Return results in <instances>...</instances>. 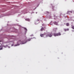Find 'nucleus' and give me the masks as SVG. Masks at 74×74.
I'll list each match as a JSON object with an SVG mask.
<instances>
[{"label": "nucleus", "instance_id": "15", "mask_svg": "<svg viewBox=\"0 0 74 74\" xmlns=\"http://www.w3.org/2000/svg\"><path fill=\"white\" fill-rule=\"evenodd\" d=\"M24 29L25 30H27V29L26 28H25Z\"/></svg>", "mask_w": 74, "mask_h": 74}, {"label": "nucleus", "instance_id": "17", "mask_svg": "<svg viewBox=\"0 0 74 74\" xmlns=\"http://www.w3.org/2000/svg\"><path fill=\"white\" fill-rule=\"evenodd\" d=\"M30 40H31L30 39H29L28 40V41H30Z\"/></svg>", "mask_w": 74, "mask_h": 74}, {"label": "nucleus", "instance_id": "18", "mask_svg": "<svg viewBox=\"0 0 74 74\" xmlns=\"http://www.w3.org/2000/svg\"><path fill=\"white\" fill-rule=\"evenodd\" d=\"M13 44H12V46H13Z\"/></svg>", "mask_w": 74, "mask_h": 74}, {"label": "nucleus", "instance_id": "13", "mask_svg": "<svg viewBox=\"0 0 74 74\" xmlns=\"http://www.w3.org/2000/svg\"><path fill=\"white\" fill-rule=\"evenodd\" d=\"M0 44L1 45L3 44V43L2 42V43H1V42H0Z\"/></svg>", "mask_w": 74, "mask_h": 74}, {"label": "nucleus", "instance_id": "7", "mask_svg": "<svg viewBox=\"0 0 74 74\" xmlns=\"http://www.w3.org/2000/svg\"><path fill=\"white\" fill-rule=\"evenodd\" d=\"M70 12H71V13H72V11H68L67 12V13L68 14H70Z\"/></svg>", "mask_w": 74, "mask_h": 74}, {"label": "nucleus", "instance_id": "14", "mask_svg": "<svg viewBox=\"0 0 74 74\" xmlns=\"http://www.w3.org/2000/svg\"><path fill=\"white\" fill-rule=\"evenodd\" d=\"M7 45H6V46H4V47H5H5H7Z\"/></svg>", "mask_w": 74, "mask_h": 74}, {"label": "nucleus", "instance_id": "11", "mask_svg": "<svg viewBox=\"0 0 74 74\" xmlns=\"http://www.w3.org/2000/svg\"><path fill=\"white\" fill-rule=\"evenodd\" d=\"M25 20L27 21H29L30 20H29V19H25Z\"/></svg>", "mask_w": 74, "mask_h": 74}, {"label": "nucleus", "instance_id": "3", "mask_svg": "<svg viewBox=\"0 0 74 74\" xmlns=\"http://www.w3.org/2000/svg\"><path fill=\"white\" fill-rule=\"evenodd\" d=\"M61 35V34L60 32H59L58 33H54V34L53 36H60Z\"/></svg>", "mask_w": 74, "mask_h": 74}, {"label": "nucleus", "instance_id": "19", "mask_svg": "<svg viewBox=\"0 0 74 74\" xmlns=\"http://www.w3.org/2000/svg\"><path fill=\"white\" fill-rule=\"evenodd\" d=\"M54 17H55V15H54Z\"/></svg>", "mask_w": 74, "mask_h": 74}, {"label": "nucleus", "instance_id": "5", "mask_svg": "<svg viewBox=\"0 0 74 74\" xmlns=\"http://www.w3.org/2000/svg\"><path fill=\"white\" fill-rule=\"evenodd\" d=\"M53 23L54 24V25H58V23L56 21H54L53 22Z\"/></svg>", "mask_w": 74, "mask_h": 74}, {"label": "nucleus", "instance_id": "10", "mask_svg": "<svg viewBox=\"0 0 74 74\" xmlns=\"http://www.w3.org/2000/svg\"><path fill=\"white\" fill-rule=\"evenodd\" d=\"M44 30V28L43 27H42L41 29V31H42V30Z\"/></svg>", "mask_w": 74, "mask_h": 74}, {"label": "nucleus", "instance_id": "8", "mask_svg": "<svg viewBox=\"0 0 74 74\" xmlns=\"http://www.w3.org/2000/svg\"><path fill=\"white\" fill-rule=\"evenodd\" d=\"M66 25L67 26H69V23H66Z\"/></svg>", "mask_w": 74, "mask_h": 74}, {"label": "nucleus", "instance_id": "4", "mask_svg": "<svg viewBox=\"0 0 74 74\" xmlns=\"http://www.w3.org/2000/svg\"><path fill=\"white\" fill-rule=\"evenodd\" d=\"M69 29L67 28V29H64V31L65 32H66V31H69Z\"/></svg>", "mask_w": 74, "mask_h": 74}, {"label": "nucleus", "instance_id": "20", "mask_svg": "<svg viewBox=\"0 0 74 74\" xmlns=\"http://www.w3.org/2000/svg\"><path fill=\"white\" fill-rule=\"evenodd\" d=\"M38 21H39V20L38 19Z\"/></svg>", "mask_w": 74, "mask_h": 74}, {"label": "nucleus", "instance_id": "16", "mask_svg": "<svg viewBox=\"0 0 74 74\" xmlns=\"http://www.w3.org/2000/svg\"><path fill=\"white\" fill-rule=\"evenodd\" d=\"M3 49V48H0V50H1Z\"/></svg>", "mask_w": 74, "mask_h": 74}, {"label": "nucleus", "instance_id": "6", "mask_svg": "<svg viewBox=\"0 0 74 74\" xmlns=\"http://www.w3.org/2000/svg\"><path fill=\"white\" fill-rule=\"evenodd\" d=\"M57 29H58V28H55L53 29L54 31L56 32V30H57Z\"/></svg>", "mask_w": 74, "mask_h": 74}, {"label": "nucleus", "instance_id": "12", "mask_svg": "<svg viewBox=\"0 0 74 74\" xmlns=\"http://www.w3.org/2000/svg\"><path fill=\"white\" fill-rule=\"evenodd\" d=\"M71 28L72 29H74V26H72Z\"/></svg>", "mask_w": 74, "mask_h": 74}, {"label": "nucleus", "instance_id": "9", "mask_svg": "<svg viewBox=\"0 0 74 74\" xmlns=\"http://www.w3.org/2000/svg\"><path fill=\"white\" fill-rule=\"evenodd\" d=\"M44 34H41L40 35L41 37H44Z\"/></svg>", "mask_w": 74, "mask_h": 74}, {"label": "nucleus", "instance_id": "1", "mask_svg": "<svg viewBox=\"0 0 74 74\" xmlns=\"http://www.w3.org/2000/svg\"><path fill=\"white\" fill-rule=\"evenodd\" d=\"M27 42V41H26V39H25L24 40H19L18 42H20V44H24L25 43H26Z\"/></svg>", "mask_w": 74, "mask_h": 74}, {"label": "nucleus", "instance_id": "2", "mask_svg": "<svg viewBox=\"0 0 74 74\" xmlns=\"http://www.w3.org/2000/svg\"><path fill=\"white\" fill-rule=\"evenodd\" d=\"M52 36V34L51 33H49L46 35V37H51Z\"/></svg>", "mask_w": 74, "mask_h": 74}]
</instances>
